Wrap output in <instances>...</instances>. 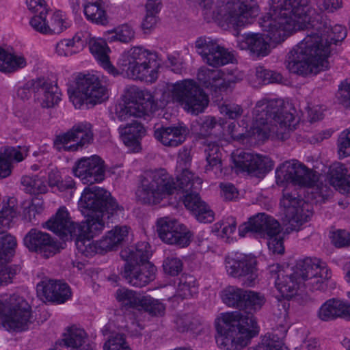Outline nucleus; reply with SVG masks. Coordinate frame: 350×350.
Here are the masks:
<instances>
[{
  "mask_svg": "<svg viewBox=\"0 0 350 350\" xmlns=\"http://www.w3.org/2000/svg\"><path fill=\"white\" fill-rule=\"evenodd\" d=\"M157 93L152 96L149 92L138 91L132 87L110 107L111 118L119 121H130L119 127L120 138L129 151L137 152L141 150V140L145 136V128L133 118L153 112L157 106L163 107L164 103H177L189 113L198 114L207 107V96L191 80H185L167 85L162 94L159 104Z\"/></svg>",
  "mask_w": 350,
  "mask_h": 350,
  "instance_id": "nucleus-1",
  "label": "nucleus"
},
{
  "mask_svg": "<svg viewBox=\"0 0 350 350\" xmlns=\"http://www.w3.org/2000/svg\"><path fill=\"white\" fill-rule=\"evenodd\" d=\"M316 23L314 12L304 6L303 0H271L258 19L264 33H245L239 38L238 45L257 57H264L273 44L297 30L313 27Z\"/></svg>",
  "mask_w": 350,
  "mask_h": 350,
  "instance_id": "nucleus-2",
  "label": "nucleus"
},
{
  "mask_svg": "<svg viewBox=\"0 0 350 350\" xmlns=\"http://www.w3.org/2000/svg\"><path fill=\"white\" fill-rule=\"evenodd\" d=\"M190 158L187 152L184 158L179 157L176 167V182L165 170L161 169L154 172L152 180L148 187L142 186L136 191L137 199L148 204L166 205L172 204L182 197L184 193L183 203L198 221L202 223H211L214 219V213L209 206L201 200L194 190L201 187L202 180L194 176L189 171Z\"/></svg>",
  "mask_w": 350,
  "mask_h": 350,
  "instance_id": "nucleus-3",
  "label": "nucleus"
},
{
  "mask_svg": "<svg viewBox=\"0 0 350 350\" xmlns=\"http://www.w3.org/2000/svg\"><path fill=\"white\" fill-rule=\"evenodd\" d=\"M44 227L64 241L75 239L78 252L86 257L112 250L129 234L126 226H119L109 231L99 241H94L92 239L103 230V222L98 220L96 222L74 223L64 206L60 207Z\"/></svg>",
  "mask_w": 350,
  "mask_h": 350,
  "instance_id": "nucleus-4",
  "label": "nucleus"
},
{
  "mask_svg": "<svg viewBox=\"0 0 350 350\" xmlns=\"http://www.w3.org/2000/svg\"><path fill=\"white\" fill-rule=\"evenodd\" d=\"M105 38H92L89 42L90 51L97 63L113 76L120 74L129 78L152 83L157 78L156 55L142 47H135L122 53L116 68L110 61L111 49Z\"/></svg>",
  "mask_w": 350,
  "mask_h": 350,
  "instance_id": "nucleus-5",
  "label": "nucleus"
},
{
  "mask_svg": "<svg viewBox=\"0 0 350 350\" xmlns=\"http://www.w3.org/2000/svg\"><path fill=\"white\" fill-rule=\"evenodd\" d=\"M347 35L344 27L334 25L326 33L306 36L290 52L287 69L300 75L316 74L328 68L327 57L333 43L342 41Z\"/></svg>",
  "mask_w": 350,
  "mask_h": 350,
  "instance_id": "nucleus-6",
  "label": "nucleus"
},
{
  "mask_svg": "<svg viewBox=\"0 0 350 350\" xmlns=\"http://www.w3.org/2000/svg\"><path fill=\"white\" fill-rule=\"evenodd\" d=\"M275 282L279 301L290 299L299 295V291L305 286L312 289H321L331 277L330 270L325 262L318 258H306L300 260L296 270L290 276H284L279 271Z\"/></svg>",
  "mask_w": 350,
  "mask_h": 350,
  "instance_id": "nucleus-7",
  "label": "nucleus"
},
{
  "mask_svg": "<svg viewBox=\"0 0 350 350\" xmlns=\"http://www.w3.org/2000/svg\"><path fill=\"white\" fill-rule=\"evenodd\" d=\"M215 340L226 350H238L245 347L257 336L260 327L252 314L241 315L238 312L221 313L215 321Z\"/></svg>",
  "mask_w": 350,
  "mask_h": 350,
  "instance_id": "nucleus-8",
  "label": "nucleus"
},
{
  "mask_svg": "<svg viewBox=\"0 0 350 350\" xmlns=\"http://www.w3.org/2000/svg\"><path fill=\"white\" fill-rule=\"evenodd\" d=\"M152 256L150 245L138 243L121 252V257L126 261L124 275L133 286H143L152 281L156 267L149 262Z\"/></svg>",
  "mask_w": 350,
  "mask_h": 350,
  "instance_id": "nucleus-9",
  "label": "nucleus"
},
{
  "mask_svg": "<svg viewBox=\"0 0 350 350\" xmlns=\"http://www.w3.org/2000/svg\"><path fill=\"white\" fill-rule=\"evenodd\" d=\"M32 171H40L44 174L40 177L25 176L22 178V185L26 192L31 194H44L49 191L62 193L72 189L75 186L73 179L70 176H63L62 172L57 167L46 164L40 167L37 164L31 166Z\"/></svg>",
  "mask_w": 350,
  "mask_h": 350,
  "instance_id": "nucleus-10",
  "label": "nucleus"
},
{
  "mask_svg": "<svg viewBox=\"0 0 350 350\" xmlns=\"http://www.w3.org/2000/svg\"><path fill=\"white\" fill-rule=\"evenodd\" d=\"M28 300L18 295L0 297V329L11 333L27 330L31 323Z\"/></svg>",
  "mask_w": 350,
  "mask_h": 350,
  "instance_id": "nucleus-11",
  "label": "nucleus"
},
{
  "mask_svg": "<svg viewBox=\"0 0 350 350\" xmlns=\"http://www.w3.org/2000/svg\"><path fill=\"white\" fill-rule=\"evenodd\" d=\"M259 12L254 0H230L214 12L213 20L224 29H236L254 23Z\"/></svg>",
  "mask_w": 350,
  "mask_h": 350,
  "instance_id": "nucleus-12",
  "label": "nucleus"
},
{
  "mask_svg": "<svg viewBox=\"0 0 350 350\" xmlns=\"http://www.w3.org/2000/svg\"><path fill=\"white\" fill-rule=\"evenodd\" d=\"M78 208L88 219L84 223L101 221L105 227L104 208L108 214L113 215L118 210L116 200L107 191L98 187H87L81 193Z\"/></svg>",
  "mask_w": 350,
  "mask_h": 350,
  "instance_id": "nucleus-13",
  "label": "nucleus"
},
{
  "mask_svg": "<svg viewBox=\"0 0 350 350\" xmlns=\"http://www.w3.org/2000/svg\"><path fill=\"white\" fill-rule=\"evenodd\" d=\"M100 77L97 72L88 74L69 86V98L76 109L89 107L108 98V90L101 85Z\"/></svg>",
  "mask_w": 350,
  "mask_h": 350,
  "instance_id": "nucleus-14",
  "label": "nucleus"
},
{
  "mask_svg": "<svg viewBox=\"0 0 350 350\" xmlns=\"http://www.w3.org/2000/svg\"><path fill=\"white\" fill-rule=\"evenodd\" d=\"M260 117L256 118L255 122L252 123L250 130L242 126L236 128L234 122L217 124L213 118L208 117L202 122L200 129V135H206L209 131L215 127L222 128L225 133L224 135L230 136L231 138L241 139L244 137H250L255 141H263L270 137H273L271 134V127L267 122L262 121L264 116H267V113L264 111L259 115ZM272 130L274 127L272 126Z\"/></svg>",
  "mask_w": 350,
  "mask_h": 350,
  "instance_id": "nucleus-15",
  "label": "nucleus"
},
{
  "mask_svg": "<svg viewBox=\"0 0 350 350\" xmlns=\"http://www.w3.org/2000/svg\"><path fill=\"white\" fill-rule=\"evenodd\" d=\"M256 264L253 254L233 252L227 256L225 267L229 275L240 278L244 285L252 286L258 282Z\"/></svg>",
  "mask_w": 350,
  "mask_h": 350,
  "instance_id": "nucleus-16",
  "label": "nucleus"
},
{
  "mask_svg": "<svg viewBox=\"0 0 350 350\" xmlns=\"http://www.w3.org/2000/svg\"><path fill=\"white\" fill-rule=\"evenodd\" d=\"M280 206L294 230H299L312 215L311 204L298 199L295 192L290 193L285 191L280 200Z\"/></svg>",
  "mask_w": 350,
  "mask_h": 350,
  "instance_id": "nucleus-17",
  "label": "nucleus"
},
{
  "mask_svg": "<svg viewBox=\"0 0 350 350\" xmlns=\"http://www.w3.org/2000/svg\"><path fill=\"white\" fill-rule=\"evenodd\" d=\"M157 232L159 238L167 244L187 247L191 240V232L176 219L163 217L157 220Z\"/></svg>",
  "mask_w": 350,
  "mask_h": 350,
  "instance_id": "nucleus-18",
  "label": "nucleus"
},
{
  "mask_svg": "<svg viewBox=\"0 0 350 350\" xmlns=\"http://www.w3.org/2000/svg\"><path fill=\"white\" fill-rule=\"evenodd\" d=\"M93 134L91 124L86 122L76 124L67 133L58 135L54 141V147L59 151H75L79 146L89 144Z\"/></svg>",
  "mask_w": 350,
  "mask_h": 350,
  "instance_id": "nucleus-19",
  "label": "nucleus"
},
{
  "mask_svg": "<svg viewBox=\"0 0 350 350\" xmlns=\"http://www.w3.org/2000/svg\"><path fill=\"white\" fill-rule=\"evenodd\" d=\"M31 27L44 34L59 33L70 26V21L62 11L49 12L34 14L30 20Z\"/></svg>",
  "mask_w": 350,
  "mask_h": 350,
  "instance_id": "nucleus-20",
  "label": "nucleus"
},
{
  "mask_svg": "<svg viewBox=\"0 0 350 350\" xmlns=\"http://www.w3.org/2000/svg\"><path fill=\"white\" fill-rule=\"evenodd\" d=\"M235 167L251 175L262 178L273 167V162L266 157L243 151L234 152L232 156Z\"/></svg>",
  "mask_w": 350,
  "mask_h": 350,
  "instance_id": "nucleus-21",
  "label": "nucleus"
},
{
  "mask_svg": "<svg viewBox=\"0 0 350 350\" xmlns=\"http://www.w3.org/2000/svg\"><path fill=\"white\" fill-rule=\"evenodd\" d=\"M72 173L84 184L100 183L105 178L103 161L96 155L83 157L75 163Z\"/></svg>",
  "mask_w": 350,
  "mask_h": 350,
  "instance_id": "nucleus-22",
  "label": "nucleus"
},
{
  "mask_svg": "<svg viewBox=\"0 0 350 350\" xmlns=\"http://www.w3.org/2000/svg\"><path fill=\"white\" fill-rule=\"evenodd\" d=\"M116 299L122 305L129 306L139 311H147L153 315L162 314L165 310L163 304L158 300L148 295H137L126 288H120L117 291Z\"/></svg>",
  "mask_w": 350,
  "mask_h": 350,
  "instance_id": "nucleus-23",
  "label": "nucleus"
},
{
  "mask_svg": "<svg viewBox=\"0 0 350 350\" xmlns=\"http://www.w3.org/2000/svg\"><path fill=\"white\" fill-rule=\"evenodd\" d=\"M196 47L198 53L211 66H222L232 61V55L219 46L211 38H198L196 42Z\"/></svg>",
  "mask_w": 350,
  "mask_h": 350,
  "instance_id": "nucleus-24",
  "label": "nucleus"
},
{
  "mask_svg": "<svg viewBox=\"0 0 350 350\" xmlns=\"http://www.w3.org/2000/svg\"><path fill=\"white\" fill-rule=\"evenodd\" d=\"M276 180L278 184L282 185L284 182L294 183L299 185H306L305 179L310 178L312 176L313 179L316 178V174H311L306 168L299 162L287 161L283 163L276 170ZM314 180L307 184L309 187H314Z\"/></svg>",
  "mask_w": 350,
  "mask_h": 350,
  "instance_id": "nucleus-25",
  "label": "nucleus"
},
{
  "mask_svg": "<svg viewBox=\"0 0 350 350\" xmlns=\"http://www.w3.org/2000/svg\"><path fill=\"white\" fill-rule=\"evenodd\" d=\"M23 243L29 251L35 252L46 258L53 256L59 250L49 234L36 229L31 230L25 235Z\"/></svg>",
  "mask_w": 350,
  "mask_h": 350,
  "instance_id": "nucleus-26",
  "label": "nucleus"
},
{
  "mask_svg": "<svg viewBox=\"0 0 350 350\" xmlns=\"http://www.w3.org/2000/svg\"><path fill=\"white\" fill-rule=\"evenodd\" d=\"M36 289L38 295L44 301L62 304L71 297L69 286L59 281H42L37 285Z\"/></svg>",
  "mask_w": 350,
  "mask_h": 350,
  "instance_id": "nucleus-27",
  "label": "nucleus"
},
{
  "mask_svg": "<svg viewBox=\"0 0 350 350\" xmlns=\"http://www.w3.org/2000/svg\"><path fill=\"white\" fill-rule=\"evenodd\" d=\"M33 98L40 107L50 108L60 101L61 92L56 84L38 79L33 85Z\"/></svg>",
  "mask_w": 350,
  "mask_h": 350,
  "instance_id": "nucleus-28",
  "label": "nucleus"
},
{
  "mask_svg": "<svg viewBox=\"0 0 350 350\" xmlns=\"http://www.w3.org/2000/svg\"><path fill=\"white\" fill-rule=\"evenodd\" d=\"M27 63V59L23 53L15 51L11 46L0 45L1 72L14 73L25 68Z\"/></svg>",
  "mask_w": 350,
  "mask_h": 350,
  "instance_id": "nucleus-29",
  "label": "nucleus"
},
{
  "mask_svg": "<svg viewBox=\"0 0 350 350\" xmlns=\"http://www.w3.org/2000/svg\"><path fill=\"white\" fill-rule=\"evenodd\" d=\"M59 345L71 347L74 350H94L95 345L90 340L81 327L68 326L62 334Z\"/></svg>",
  "mask_w": 350,
  "mask_h": 350,
  "instance_id": "nucleus-30",
  "label": "nucleus"
},
{
  "mask_svg": "<svg viewBox=\"0 0 350 350\" xmlns=\"http://www.w3.org/2000/svg\"><path fill=\"white\" fill-rule=\"evenodd\" d=\"M198 79L201 85L215 88V90L228 87L234 81L232 74L224 75L219 70H211L208 68H202L199 70Z\"/></svg>",
  "mask_w": 350,
  "mask_h": 350,
  "instance_id": "nucleus-31",
  "label": "nucleus"
},
{
  "mask_svg": "<svg viewBox=\"0 0 350 350\" xmlns=\"http://www.w3.org/2000/svg\"><path fill=\"white\" fill-rule=\"evenodd\" d=\"M260 237L267 239L269 251L273 254H282L284 252V233L280 230L279 223L269 217L267 224Z\"/></svg>",
  "mask_w": 350,
  "mask_h": 350,
  "instance_id": "nucleus-32",
  "label": "nucleus"
},
{
  "mask_svg": "<svg viewBox=\"0 0 350 350\" xmlns=\"http://www.w3.org/2000/svg\"><path fill=\"white\" fill-rule=\"evenodd\" d=\"M187 135V129L181 125L161 128L155 131L154 137L165 146H176L183 143Z\"/></svg>",
  "mask_w": 350,
  "mask_h": 350,
  "instance_id": "nucleus-33",
  "label": "nucleus"
},
{
  "mask_svg": "<svg viewBox=\"0 0 350 350\" xmlns=\"http://www.w3.org/2000/svg\"><path fill=\"white\" fill-rule=\"evenodd\" d=\"M83 13L86 18L96 24L106 25L108 17L102 0H84Z\"/></svg>",
  "mask_w": 350,
  "mask_h": 350,
  "instance_id": "nucleus-34",
  "label": "nucleus"
},
{
  "mask_svg": "<svg viewBox=\"0 0 350 350\" xmlns=\"http://www.w3.org/2000/svg\"><path fill=\"white\" fill-rule=\"evenodd\" d=\"M318 317L323 321L332 320L338 317L346 318L345 302L336 299L326 301L320 307Z\"/></svg>",
  "mask_w": 350,
  "mask_h": 350,
  "instance_id": "nucleus-35",
  "label": "nucleus"
},
{
  "mask_svg": "<svg viewBox=\"0 0 350 350\" xmlns=\"http://www.w3.org/2000/svg\"><path fill=\"white\" fill-rule=\"evenodd\" d=\"M135 31L129 24H123L104 33V38L109 42H129L133 38Z\"/></svg>",
  "mask_w": 350,
  "mask_h": 350,
  "instance_id": "nucleus-36",
  "label": "nucleus"
},
{
  "mask_svg": "<svg viewBox=\"0 0 350 350\" xmlns=\"http://www.w3.org/2000/svg\"><path fill=\"white\" fill-rule=\"evenodd\" d=\"M268 218L265 214H259L251 218L247 223H244L239 228V234L241 237H245L250 233H255L260 236L265 226L268 224Z\"/></svg>",
  "mask_w": 350,
  "mask_h": 350,
  "instance_id": "nucleus-37",
  "label": "nucleus"
},
{
  "mask_svg": "<svg viewBox=\"0 0 350 350\" xmlns=\"http://www.w3.org/2000/svg\"><path fill=\"white\" fill-rule=\"evenodd\" d=\"M83 46V42L79 34L71 38L61 40L56 44V53L60 56H70L78 53Z\"/></svg>",
  "mask_w": 350,
  "mask_h": 350,
  "instance_id": "nucleus-38",
  "label": "nucleus"
},
{
  "mask_svg": "<svg viewBox=\"0 0 350 350\" xmlns=\"http://www.w3.org/2000/svg\"><path fill=\"white\" fill-rule=\"evenodd\" d=\"M206 152L207 172L213 171L215 175L221 172V161L219 148L215 144H208L205 149Z\"/></svg>",
  "mask_w": 350,
  "mask_h": 350,
  "instance_id": "nucleus-39",
  "label": "nucleus"
},
{
  "mask_svg": "<svg viewBox=\"0 0 350 350\" xmlns=\"http://www.w3.org/2000/svg\"><path fill=\"white\" fill-rule=\"evenodd\" d=\"M16 199L10 198L7 202H3V208L0 212V233L7 229L16 217L17 211L15 209Z\"/></svg>",
  "mask_w": 350,
  "mask_h": 350,
  "instance_id": "nucleus-40",
  "label": "nucleus"
},
{
  "mask_svg": "<svg viewBox=\"0 0 350 350\" xmlns=\"http://www.w3.org/2000/svg\"><path fill=\"white\" fill-rule=\"evenodd\" d=\"M249 350H288L282 340L273 334L265 335L256 347Z\"/></svg>",
  "mask_w": 350,
  "mask_h": 350,
  "instance_id": "nucleus-41",
  "label": "nucleus"
},
{
  "mask_svg": "<svg viewBox=\"0 0 350 350\" xmlns=\"http://www.w3.org/2000/svg\"><path fill=\"white\" fill-rule=\"evenodd\" d=\"M3 155L13 164L23 161L29 152V146L27 145L8 146L1 150Z\"/></svg>",
  "mask_w": 350,
  "mask_h": 350,
  "instance_id": "nucleus-42",
  "label": "nucleus"
},
{
  "mask_svg": "<svg viewBox=\"0 0 350 350\" xmlns=\"http://www.w3.org/2000/svg\"><path fill=\"white\" fill-rule=\"evenodd\" d=\"M16 246V241L13 236L5 234L0 237V264L13 256Z\"/></svg>",
  "mask_w": 350,
  "mask_h": 350,
  "instance_id": "nucleus-43",
  "label": "nucleus"
},
{
  "mask_svg": "<svg viewBox=\"0 0 350 350\" xmlns=\"http://www.w3.org/2000/svg\"><path fill=\"white\" fill-rule=\"evenodd\" d=\"M243 295L239 288L228 286L221 292V297L225 304L235 307L243 301Z\"/></svg>",
  "mask_w": 350,
  "mask_h": 350,
  "instance_id": "nucleus-44",
  "label": "nucleus"
},
{
  "mask_svg": "<svg viewBox=\"0 0 350 350\" xmlns=\"http://www.w3.org/2000/svg\"><path fill=\"white\" fill-rule=\"evenodd\" d=\"M152 5L153 2L152 1L150 6H148V2L146 5V14L142 23V27L146 32L150 31L157 24L156 14L159 10L160 1H158L157 9H153Z\"/></svg>",
  "mask_w": 350,
  "mask_h": 350,
  "instance_id": "nucleus-45",
  "label": "nucleus"
},
{
  "mask_svg": "<svg viewBox=\"0 0 350 350\" xmlns=\"http://www.w3.org/2000/svg\"><path fill=\"white\" fill-rule=\"evenodd\" d=\"M163 268L166 274L174 276L178 275L182 271L183 262L179 258L175 256H172L164 260Z\"/></svg>",
  "mask_w": 350,
  "mask_h": 350,
  "instance_id": "nucleus-46",
  "label": "nucleus"
},
{
  "mask_svg": "<svg viewBox=\"0 0 350 350\" xmlns=\"http://www.w3.org/2000/svg\"><path fill=\"white\" fill-rule=\"evenodd\" d=\"M243 301L246 308H250L251 310H256L263 305L265 303V298L263 296L254 292H249L243 295Z\"/></svg>",
  "mask_w": 350,
  "mask_h": 350,
  "instance_id": "nucleus-47",
  "label": "nucleus"
},
{
  "mask_svg": "<svg viewBox=\"0 0 350 350\" xmlns=\"http://www.w3.org/2000/svg\"><path fill=\"white\" fill-rule=\"evenodd\" d=\"M350 154V129L344 131L338 140V155L344 158Z\"/></svg>",
  "mask_w": 350,
  "mask_h": 350,
  "instance_id": "nucleus-48",
  "label": "nucleus"
},
{
  "mask_svg": "<svg viewBox=\"0 0 350 350\" xmlns=\"http://www.w3.org/2000/svg\"><path fill=\"white\" fill-rule=\"evenodd\" d=\"M330 239L333 244L337 247L350 245V234L342 230H336L330 233Z\"/></svg>",
  "mask_w": 350,
  "mask_h": 350,
  "instance_id": "nucleus-49",
  "label": "nucleus"
},
{
  "mask_svg": "<svg viewBox=\"0 0 350 350\" xmlns=\"http://www.w3.org/2000/svg\"><path fill=\"white\" fill-rule=\"evenodd\" d=\"M44 209V203L40 199H35L28 206H25L23 215L25 218L31 219L36 214L40 213Z\"/></svg>",
  "mask_w": 350,
  "mask_h": 350,
  "instance_id": "nucleus-50",
  "label": "nucleus"
},
{
  "mask_svg": "<svg viewBox=\"0 0 350 350\" xmlns=\"http://www.w3.org/2000/svg\"><path fill=\"white\" fill-rule=\"evenodd\" d=\"M104 350H131L122 336L109 339L104 345Z\"/></svg>",
  "mask_w": 350,
  "mask_h": 350,
  "instance_id": "nucleus-51",
  "label": "nucleus"
},
{
  "mask_svg": "<svg viewBox=\"0 0 350 350\" xmlns=\"http://www.w3.org/2000/svg\"><path fill=\"white\" fill-rule=\"evenodd\" d=\"M338 101L345 106H348L350 100V82L345 81L341 83L336 94Z\"/></svg>",
  "mask_w": 350,
  "mask_h": 350,
  "instance_id": "nucleus-52",
  "label": "nucleus"
},
{
  "mask_svg": "<svg viewBox=\"0 0 350 350\" xmlns=\"http://www.w3.org/2000/svg\"><path fill=\"white\" fill-rule=\"evenodd\" d=\"M274 122L279 124L281 129H283L284 127L285 129L288 128V130H291L292 128H294L297 121L292 113H286L277 116Z\"/></svg>",
  "mask_w": 350,
  "mask_h": 350,
  "instance_id": "nucleus-53",
  "label": "nucleus"
},
{
  "mask_svg": "<svg viewBox=\"0 0 350 350\" xmlns=\"http://www.w3.org/2000/svg\"><path fill=\"white\" fill-rule=\"evenodd\" d=\"M16 266L6 267L0 271V288L9 284L12 282V278L18 271Z\"/></svg>",
  "mask_w": 350,
  "mask_h": 350,
  "instance_id": "nucleus-54",
  "label": "nucleus"
},
{
  "mask_svg": "<svg viewBox=\"0 0 350 350\" xmlns=\"http://www.w3.org/2000/svg\"><path fill=\"white\" fill-rule=\"evenodd\" d=\"M13 169V164L0 152V179L8 177Z\"/></svg>",
  "mask_w": 350,
  "mask_h": 350,
  "instance_id": "nucleus-55",
  "label": "nucleus"
},
{
  "mask_svg": "<svg viewBox=\"0 0 350 350\" xmlns=\"http://www.w3.org/2000/svg\"><path fill=\"white\" fill-rule=\"evenodd\" d=\"M220 187L221 194L226 200H232L237 198L238 191L232 185L221 184Z\"/></svg>",
  "mask_w": 350,
  "mask_h": 350,
  "instance_id": "nucleus-56",
  "label": "nucleus"
},
{
  "mask_svg": "<svg viewBox=\"0 0 350 350\" xmlns=\"http://www.w3.org/2000/svg\"><path fill=\"white\" fill-rule=\"evenodd\" d=\"M317 4L321 9L328 12H334L342 6L340 0H317Z\"/></svg>",
  "mask_w": 350,
  "mask_h": 350,
  "instance_id": "nucleus-57",
  "label": "nucleus"
},
{
  "mask_svg": "<svg viewBox=\"0 0 350 350\" xmlns=\"http://www.w3.org/2000/svg\"><path fill=\"white\" fill-rule=\"evenodd\" d=\"M180 289L185 297L191 296L196 292V281L193 277H188L187 282L181 284Z\"/></svg>",
  "mask_w": 350,
  "mask_h": 350,
  "instance_id": "nucleus-58",
  "label": "nucleus"
},
{
  "mask_svg": "<svg viewBox=\"0 0 350 350\" xmlns=\"http://www.w3.org/2000/svg\"><path fill=\"white\" fill-rule=\"evenodd\" d=\"M50 149L49 146L44 144L42 146H40L38 151H35L33 152V156L36 158H39V157H42V159L39 160V163H36L38 166H41L42 165L46 164V166L49 165V155L48 152Z\"/></svg>",
  "mask_w": 350,
  "mask_h": 350,
  "instance_id": "nucleus-59",
  "label": "nucleus"
},
{
  "mask_svg": "<svg viewBox=\"0 0 350 350\" xmlns=\"http://www.w3.org/2000/svg\"><path fill=\"white\" fill-rule=\"evenodd\" d=\"M236 229V223L233 218L229 219L226 222L223 223L222 224V236L230 238L233 233L234 232Z\"/></svg>",
  "mask_w": 350,
  "mask_h": 350,
  "instance_id": "nucleus-60",
  "label": "nucleus"
},
{
  "mask_svg": "<svg viewBox=\"0 0 350 350\" xmlns=\"http://www.w3.org/2000/svg\"><path fill=\"white\" fill-rule=\"evenodd\" d=\"M31 95V91L29 88L21 85H18L16 88L14 94L15 97L21 100H25L26 99H28Z\"/></svg>",
  "mask_w": 350,
  "mask_h": 350,
  "instance_id": "nucleus-61",
  "label": "nucleus"
},
{
  "mask_svg": "<svg viewBox=\"0 0 350 350\" xmlns=\"http://www.w3.org/2000/svg\"><path fill=\"white\" fill-rule=\"evenodd\" d=\"M221 113L228 116L230 119L235 118L240 113L239 107H234L233 110L231 107L227 105L221 106L220 108Z\"/></svg>",
  "mask_w": 350,
  "mask_h": 350,
  "instance_id": "nucleus-62",
  "label": "nucleus"
},
{
  "mask_svg": "<svg viewBox=\"0 0 350 350\" xmlns=\"http://www.w3.org/2000/svg\"><path fill=\"white\" fill-rule=\"evenodd\" d=\"M271 72L262 68H259L256 70V77L260 79V81L267 83L271 81L269 76Z\"/></svg>",
  "mask_w": 350,
  "mask_h": 350,
  "instance_id": "nucleus-63",
  "label": "nucleus"
},
{
  "mask_svg": "<svg viewBox=\"0 0 350 350\" xmlns=\"http://www.w3.org/2000/svg\"><path fill=\"white\" fill-rule=\"evenodd\" d=\"M302 350H319L318 342L316 339L310 338L302 345Z\"/></svg>",
  "mask_w": 350,
  "mask_h": 350,
  "instance_id": "nucleus-64",
  "label": "nucleus"
}]
</instances>
